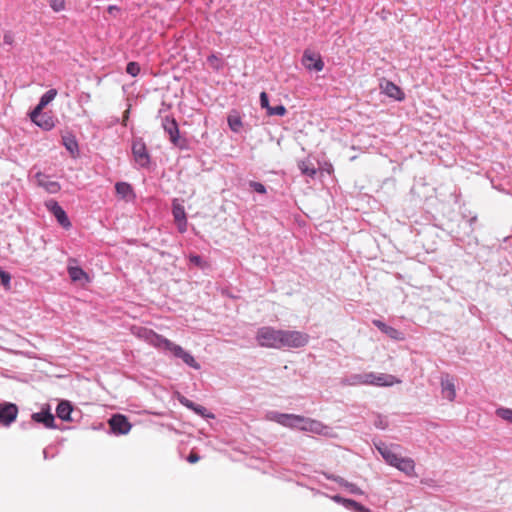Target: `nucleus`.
<instances>
[{"instance_id": "f257e3e1", "label": "nucleus", "mask_w": 512, "mask_h": 512, "mask_svg": "<svg viewBox=\"0 0 512 512\" xmlns=\"http://www.w3.org/2000/svg\"><path fill=\"white\" fill-rule=\"evenodd\" d=\"M378 451L389 465L396 467L407 475L413 474L415 464L412 459L400 457L388 446L378 447Z\"/></svg>"}, {"instance_id": "cd10ccee", "label": "nucleus", "mask_w": 512, "mask_h": 512, "mask_svg": "<svg viewBox=\"0 0 512 512\" xmlns=\"http://www.w3.org/2000/svg\"><path fill=\"white\" fill-rule=\"evenodd\" d=\"M63 145L66 147V149L71 153L74 154L78 151V143L74 136L72 135H64L62 137Z\"/></svg>"}, {"instance_id": "5701e85b", "label": "nucleus", "mask_w": 512, "mask_h": 512, "mask_svg": "<svg viewBox=\"0 0 512 512\" xmlns=\"http://www.w3.org/2000/svg\"><path fill=\"white\" fill-rule=\"evenodd\" d=\"M373 324L379 329L381 330L383 333H385L388 337H390L391 339H394V340H403L404 337H403V334L401 332H399L397 329L391 327V326H388L386 325L384 322L380 321V320H373Z\"/></svg>"}, {"instance_id": "a19ab883", "label": "nucleus", "mask_w": 512, "mask_h": 512, "mask_svg": "<svg viewBox=\"0 0 512 512\" xmlns=\"http://www.w3.org/2000/svg\"><path fill=\"white\" fill-rule=\"evenodd\" d=\"M190 261L194 264H196L197 266H201V263H202V259L200 256L198 255H193L190 257Z\"/></svg>"}, {"instance_id": "4be33fe9", "label": "nucleus", "mask_w": 512, "mask_h": 512, "mask_svg": "<svg viewBox=\"0 0 512 512\" xmlns=\"http://www.w3.org/2000/svg\"><path fill=\"white\" fill-rule=\"evenodd\" d=\"M441 388L443 397L448 399L449 401H454L456 397V389L453 379L450 378L448 375L442 377Z\"/></svg>"}, {"instance_id": "c03bdc74", "label": "nucleus", "mask_w": 512, "mask_h": 512, "mask_svg": "<svg viewBox=\"0 0 512 512\" xmlns=\"http://www.w3.org/2000/svg\"><path fill=\"white\" fill-rule=\"evenodd\" d=\"M181 402H182L185 406H187L188 408L193 409V407H195V404H194L192 401L188 400V399H184V400H182Z\"/></svg>"}, {"instance_id": "c9c22d12", "label": "nucleus", "mask_w": 512, "mask_h": 512, "mask_svg": "<svg viewBox=\"0 0 512 512\" xmlns=\"http://www.w3.org/2000/svg\"><path fill=\"white\" fill-rule=\"evenodd\" d=\"M260 105L262 108H265L267 111L271 107L269 105V99H268V95L266 92H261V94H260Z\"/></svg>"}, {"instance_id": "f8f14e48", "label": "nucleus", "mask_w": 512, "mask_h": 512, "mask_svg": "<svg viewBox=\"0 0 512 512\" xmlns=\"http://www.w3.org/2000/svg\"><path fill=\"white\" fill-rule=\"evenodd\" d=\"M379 87H380L381 92L390 98H393L397 101H403L405 99V93L402 91V89L399 86H397L392 81L383 79L380 82Z\"/></svg>"}, {"instance_id": "79ce46f5", "label": "nucleus", "mask_w": 512, "mask_h": 512, "mask_svg": "<svg viewBox=\"0 0 512 512\" xmlns=\"http://www.w3.org/2000/svg\"><path fill=\"white\" fill-rule=\"evenodd\" d=\"M208 62H209L211 65H213V66H215L216 68H218L217 63L219 62V59H218L215 55H211V56H209V57H208Z\"/></svg>"}, {"instance_id": "0eeeda50", "label": "nucleus", "mask_w": 512, "mask_h": 512, "mask_svg": "<svg viewBox=\"0 0 512 512\" xmlns=\"http://www.w3.org/2000/svg\"><path fill=\"white\" fill-rule=\"evenodd\" d=\"M302 64L308 70H315L320 72L324 68V62L319 53L311 50H305L302 57Z\"/></svg>"}, {"instance_id": "f3484780", "label": "nucleus", "mask_w": 512, "mask_h": 512, "mask_svg": "<svg viewBox=\"0 0 512 512\" xmlns=\"http://www.w3.org/2000/svg\"><path fill=\"white\" fill-rule=\"evenodd\" d=\"M172 213L179 232L184 233L187 229V219L184 207L181 204L174 201Z\"/></svg>"}, {"instance_id": "a211bd4d", "label": "nucleus", "mask_w": 512, "mask_h": 512, "mask_svg": "<svg viewBox=\"0 0 512 512\" xmlns=\"http://www.w3.org/2000/svg\"><path fill=\"white\" fill-rule=\"evenodd\" d=\"M30 119L40 128L49 131L55 126L54 119L47 113L40 112L37 116H34V110L30 113Z\"/></svg>"}, {"instance_id": "f03ea898", "label": "nucleus", "mask_w": 512, "mask_h": 512, "mask_svg": "<svg viewBox=\"0 0 512 512\" xmlns=\"http://www.w3.org/2000/svg\"><path fill=\"white\" fill-rule=\"evenodd\" d=\"M354 379L357 384L374 386H392L401 382L393 375L384 373L375 374L373 372L356 375Z\"/></svg>"}, {"instance_id": "dca6fc26", "label": "nucleus", "mask_w": 512, "mask_h": 512, "mask_svg": "<svg viewBox=\"0 0 512 512\" xmlns=\"http://www.w3.org/2000/svg\"><path fill=\"white\" fill-rule=\"evenodd\" d=\"M147 343L152 345L157 349L165 350L167 345H169V340L164 338L162 335L155 333L152 330L144 329L142 334L140 335Z\"/></svg>"}, {"instance_id": "58836bf2", "label": "nucleus", "mask_w": 512, "mask_h": 512, "mask_svg": "<svg viewBox=\"0 0 512 512\" xmlns=\"http://www.w3.org/2000/svg\"><path fill=\"white\" fill-rule=\"evenodd\" d=\"M193 410H194L196 413H198V414H200V415H202V416H206V417H213V415H211V414H205V412H206V408H204L203 406H196V405H195V407H193Z\"/></svg>"}, {"instance_id": "2eb2a0df", "label": "nucleus", "mask_w": 512, "mask_h": 512, "mask_svg": "<svg viewBox=\"0 0 512 512\" xmlns=\"http://www.w3.org/2000/svg\"><path fill=\"white\" fill-rule=\"evenodd\" d=\"M147 343L152 345L157 349L165 350L167 345H169V340L164 338L162 335L155 333L152 330L144 329L142 334L140 335Z\"/></svg>"}, {"instance_id": "e433bc0d", "label": "nucleus", "mask_w": 512, "mask_h": 512, "mask_svg": "<svg viewBox=\"0 0 512 512\" xmlns=\"http://www.w3.org/2000/svg\"><path fill=\"white\" fill-rule=\"evenodd\" d=\"M250 186L257 193H260V194L266 193V188H265V186L262 183L252 181V182H250Z\"/></svg>"}, {"instance_id": "a18cd8bd", "label": "nucleus", "mask_w": 512, "mask_h": 512, "mask_svg": "<svg viewBox=\"0 0 512 512\" xmlns=\"http://www.w3.org/2000/svg\"><path fill=\"white\" fill-rule=\"evenodd\" d=\"M115 11H119V8H118L117 6H115V5H110V6L108 7V12H109L110 14H113Z\"/></svg>"}, {"instance_id": "9b49d317", "label": "nucleus", "mask_w": 512, "mask_h": 512, "mask_svg": "<svg viewBox=\"0 0 512 512\" xmlns=\"http://www.w3.org/2000/svg\"><path fill=\"white\" fill-rule=\"evenodd\" d=\"M162 126L165 132L168 133L170 141L182 148L183 145L180 143V133L176 120L167 116L162 120Z\"/></svg>"}, {"instance_id": "bb28decb", "label": "nucleus", "mask_w": 512, "mask_h": 512, "mask_svg": "<svg viewBox=\"0 0 512 512\" xmlns=\"http://www.w3.org/2000/svg\"><path fill=\"white\" fill-rule=\"evenodd\" d=\"M228 125L233 132H240L243 127L242 119L238 112L233 111L228 115Z\"/></svg>"}, {"instance_id": "b1692460", "label": "nucleus", "mask_w": 512, "mask_h": 512, "mask_svg": "<svg viewBox=\"0 0 512 512\" xmlns=\"http://www.w3.org/2000/svg\"><path fill=\"white\" fill-rule=\"evenodd\" d=\"M57 95L56 89L48 90L40 99L38 105L33 109L34 116H37Z\"/></svg>"}, {"instance_id": "473e14b6", "label": "nucleus", "mask_w": 512, "mask_h": 512, "mask_svg": "<svg viewBox=\"0 0 512 512\" xmlns=\"http://www.w3.org/2000/svg\"><path fill=\"white\" fill-rule=\"evenodd\" d=\"M0 280H1V284L4 286V288L6 290H9L10 289V281H11V276L8 272L2 270L0 268Z\"/></svg>"}, {"instance_id": "f704fd0d", "label": "nucleus", "mask_w": 512, "mask_h": 512, "mask_svg": "<svg viewBox=\"0 0 512 512\" xmlns=\"http://www.w3.org/2000/svg\"><path fill=\"white\" fill-rule=\"evenodd\" d=\"M50 6L55 12H60L65 9V0H50Z\"/></svg>"}, {"instance_id": "4c0bfd02", "label": "nucleus", "mask_w": 512, "mask_h": 512, "mask_svg": "<svg viewBox=\"0 0 512 512\" xmlns=\"http://www.w3.org/2000/svg\"><path fill=\"white\" fill-rule=\"evenodd\" d=\"M187 460H188L189 463L194 464V463H197L200 460V456L198 455L197 452L192 450L190 452L189 456L187 457Z\"/></svg>"}, {"instance_id": "2f4dec72", "label": "nucleus", "mask_w": 512, "mask_h": 512, "mask_svg": "<svg viewBox=\"0 0 512 512\" xmlns=\"http://www.w3.org/2000/svg\"><path fill=\"white\" fill-rule=\"evenodd\" d=\"M286 112H287V110L283 105H278L275 107H270L269 110L267 111V114L269 116H272V115L284 116L286 114Z\"/></svg>"}, {"instance_id": "72a5a7b5", "label": "nucleus", "mask_w": 512, "mask_h": 512, "mask_svg": "<svg viewBox=\"0 0 512 512\" xmlns=\"http://www.w3.org/2000/svg\"><path fill=\"white\" fill-rule=\"evenodd\" d=\"M126 72L135 77L140 73V66L136 62H129L126 67Z\"/></svg>"}, {"instance_id": "ddd939ff", "label": "nucleus", "mask_w": 512, "mask_h": 512, "mask_svg": "<svg viewBox=\"0 0 512 512\" xmlns=\"http://www.w3.org/2000/svg\"><path fill=\"white\" fill-rule=\"evenodd\" d=\"M46 207L48 210L55 216L58 223L68 229L71 227V222L66 214V212L62 209V207L54 200H50L46 202Z\"/></svg>"}, {"instance_id": "c85d7f7f", "label": "nucleus", "mask_w": 512, "mask_h": 512, "mask_svg": "<svg viewBox=\"0 0 512 512\" xmlns=\"http://www.w3.org/2000/svg\"><path fill=\"white\" fill-rule=\"evenodd\" d=\"M298 167L303 174L308 175L310 177H314L317 173V170L314 167V165L308 161L299 162Z\"/></svg>"}, {"instance_id": "37998d69", "label": "nucleus", "mask_w": 512, "mask_h": 512, "mask_svg": "<svg viewBox=\"0 0 512 512\" xmlns=\"http://www.w3.org/2000/svg\"><path fill=\"white\" fill-rule=\"evenodd\" d=\"M314 424H315V422H314V421H309V422H307V424H306V425L301 426L300 428H301L302 430H305V431H312V430H313V426H314Z\"/></svg>"}, {"instance_id": "9d476101", "label": "nucleus", "mask_w": 512, "mask_h": 512, "mask_svg": "<svg viewBox=\"0 0 512 512\" xmlns=\"http://www.w3.org/2000/svg\"><path fill=\"white\" fill-rule=\"evenodd\" d=\"M132 153L134 156L135 161L145 167L148 166L150 162V157L147 152V148L145 143L141 139H137L133 141L132 144Z\"/></svg>"}, {"instance_id": "7c9ffc66", "label": "nucleus", "mask_w": 512, "mask_h": 512, "mask_svg": "<svg viewBox=\"0 0 512 512\" xmlns=\"http://www.w3.org/2000/svg\"><path fill=\"white\" fill-rule=\"evenodd\" d=\"M496 415L510 423H512V409L509 408H498Z\"/></svg>"}, {"instance_id": "6e6552de", "label": "nucleus", "mask_w": 512, "mask_h": 512, "mask_svg": "<svg viewBox=\"0 0 512 512\" xmlns=\"http://www.w3.org/2000/svg\"><path fill=\"white\" fill-rule=\"evenodd\" d=\"M18 415V407L13 403H0V424L9 426L13 423Z\"/></svg>"}, {"instance_id": "ea45409f", "label": "nucleus", "mask_w": 512, "mask_h": 512, "mask_svg": "<svg viewBox=\"0 0 512 512\" xmlns=\"http://www.w3.org/2000/svg\"><path fill=\"white\" fill-rule=\"evenodd\" d=\"M4 43L11 45L14 41L13 35L11 33H6L4 35Z\"/></svg>"}, {"instance_id": "20e7f679", "label": "nucleus", "mask_w": 512, "mask_h": 512, "mask_svg": "<svg viewBox=\"0 0 512 512\" xmlns=\"http://www.w3.org/2000/svg\"><path fill=\"white\" fill-rule=\"evenodd\" d=\"M309 335L296 330H281L280 349L301 348L308 344Z\"/></svg>"}, {"instance_id": "7ed1b4c3", "label": "nucleus", "mask_w": 512, "mask_h": 512, "mask_svg": "<svg viewBox=\"0 0 512 512\" xmlns=\"http://www.w3.org/2000/svg\"><path fill=\"white\" fill-rule=\"evenodd\" d=\"M258 344L266 348L280 349L281 330L273 327H262L257 331Z\"/></svg>"}, {"instance_id": "c756f323", "label": "nucleus", "mask_w": 512, "mask_h": 512, "mask_svg": "<svg viewBox=\"0 0 512 512\" xmlns=\"http://www.w3.org/2000/svg\"><path fill=\"white\" fill-rule=\"evenodd\" d=\"M344 503L347 507L352 508L356 512H371L370 509L364 507L363 505L352 499H346L344 500Z\"/></svg>"}, {"instance_id": "a878e982", "label": "nucleus", "mask_w": 512, "mask_h": 512, "mask_svg": "<svg viewBox=\"0 0 512 512\" xmlns=\"http://www.w3.org/2000/svg\"><path fill=\"white\" fill-rule=\"evenodd\" d=\"M72 410V406L68 401H62L56 408V414L60 419L67 421L70 419Z\"/></svg>"}, {"instance_id": "6ab92c4d", "label": "nucleus", "mask_w": 512, "mask_h": 512, "mask_svg": "<svg viewBox=\"0 0 512 512\" xmlns=\"http://www.w3.org/2000/svg\"><path fill=\"white\" fill-rule=\"evenodd\" d=\"M115 190L118 197L126 202H132L136 198L133 187L127 182H117Z\"/></svg>"}, {"instance_id": "412c9836", "label": "nucleus", "mask_w": 512, "mask_h": 512, "mask_svg": "<svg viewBox=\"0 0 512 512\" xmlns=\"http://www.w3.org/2000/svg\"><path fill=\"white\" fill-rule=\"evenodd\" d=\"M75 262H76L75 260L69 261L67 270H68L70 279L73 282H83V283L89 282L90 278H89L88 274L79 266L72 265V263H75Z\"/></svg>"}, {"instance_id": "423d86ee", "label": "nucleus", "mask_w": 512, "mask_h": 512, "mask_svg": "<svg viewBox=\"0 0 512 512\" xmlns=\"http://www.w3.org/2000/svg\"><path fill=\"white\" fill-rule=\"evenodd\" d=\"M111 431L116 435H126L130 432L132 424L123 414H115L108 420Z\"/></svg>"}, {"instance_id": "39448f33", "label": "nucleus", "mask_w": 512, "mask_h": 512, "mask_svg": "<svg viewBox=\"0 0 512 512\" xmlns=\"http://www.w3.org/2000/svg\"><path fill=\"white\" fill-rule=\"evenodd\" d=\"M165 351H169L173 356L182 359L186 365L196 370L200 369V365L195 358L189 352L185 351L180 345L169 340V345H167Z\"/></svg>"}, {"instance_id": "393cba45", "label": "nucleus", "mask_w": 512, "mask_h": 512, "mask_svg": "<svg viewBox=\"0 0 512 512\" xmlns=\"http://www.w3.org/2000/svg\"><path fill=\"white\" fill-rule=\"evenodd\" d=\"M32 419L38 423H43L47 428L54 427V416L49 411L34 413Z\"/></svg>"}, {"instance_id": "1a4fd4ad", "label": "nucleus", "mask_w": 512, "mask_h": 512, "mask_svg": "<svg viewBox=\"0 0 512 512\" xmlns=\"http://www.w3.org/2000/svg\"><path fill=\"white\" fill-rule=\"evenodd\" d=\"M270 420L290 428L298 427L300 423L307 422L303 416L283 413H273Z\"/></svg>"}, {"instance_id": "aec40b11", "label": "nucleus", "mask_w": 512, "mask_h": 512, "mask_svg": "<svg viewBox=\"0 0 512 512\" xmlns=\"http://www.w3.org/2000/svg\"><path fill=\"white\" fill-rule=\"evenodd\" d=\"M37 184L43 187L48 193L55 194L58 193L61 189V186L58 182L52 181L45 174L38 172L35 175Z\"/></svg>"}, {"instance_id": "4468645a", "label": "nucleus", "mask_w": 512, "mask_h": 512, "mask_svg": "<svg viewBox=\"0 0 512 512\" xmlns=\"http://www.w3.org/2000/svg\"><path fill=\"white\" fill-rule=\"evenodd\" d=\"M147 343L152 345L157 349L165 350L167 345H169V340L164 338L162 335L155 333L152 330L144 329L142 334L140 335Z\"/></svg>"}]
</instances>
